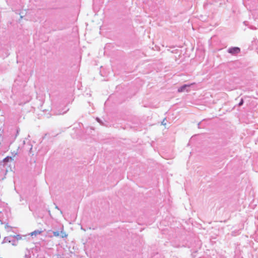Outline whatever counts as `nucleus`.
Here are the masks:
<instances>
[{"instance_id":"obj_1","label":"nucleus","mask_w":258,"mask_h":258,"mask_svg":"<svg viewBox=\"0 0 258 258\" xmlns=\"http://www.w3.org/2000/svg\"><path fill=\"white\" fill-rule=\"evenodd\" d=\"M240 51V48L237 47L230 48L228 49V52L231 54L238 53Z\"/></svg>"},{"instance_id":"obj_2","label":"nucleus","mask_w":258,"mask_h":258,"mask_svg":"<svg viewBox=\"0 0 258 258\" xmlns=\"http://www.w3.org/2000/svg\"><path fill=\"white\" fill-rule=\"evenodd\" d=\"M43 232L42 230H37L30 233L31 236L36 237L38 235L41 234Z\"/></svg>"},{"instance_id":"obj_3","label":"nucleus","mask_w":258,"mask_h":258,"mask_svg":"<svg viewBox=\"0 0 258 258\" xmlns=\"http://www.w3.org/2000/svg\"><path fill=\"white\" fill-rule=\"evenodd\" d=\"M190 85H183V86L181 87L180 88H179L178 90V91L179 92H183L184 89H185V88H186L187 87H189Z\"/></svg>"},{"instance_id":"obj_4","label":"nucleus","mask_w":258,"mask_h":258,"mask_svg":"<svg viewBox=\"0 0 258 258\" xmlns=\"http://www.w3.org/2000/svg\"><path fill=\"white\" fill-rule=\"evenodd\" d=\"M13 160V158L11 157L7 156L5 158L3 159V162L4 163H7Z\"/></svg>"},{"instance_id":"obj_5","label":"nucleus","mask_w":258,"mask_h":258,"mask_svg":"<svg viewBox=\"0 0 258 258\" xmlns=\"http://www.w3.org/2000/svg\"><path fill=\"white\" fill-rule=\"evenodd\" d=\"M59 236H60L62 238H64L68 236V234L64 231H61L60 233H59Z\"/></svg>"},{"instance_id":"obj_6","label":"nucleus","mask_w":258,"mask_h":258,"mask_svg":"<svg viewBox=\"0 0 258 258\" xmlns=\"http://www.w3.org/2000/svg\"><path fill=\"white\" fill-rule=\"evenodd\" d=\"M14 237L17 240H21L22 238V237L21 236V235H15L14 236Z\"/></svg>"},{"instance_id":"obj_7","label":"nucleus","mask_w":258,"mask_h":258,"mask_svg":"<svg viewBox=\"0 0 258 258\" xmlns=\"http://www.w3.org/2000/svg\"><path fill=\"white\" fill-rule=\"evenodd\" d=\"M53 235L55 237H57L59 236V233L57 231H54L53 232Z\"/></svg>"},{"instance_id":"obj_8","label":"nucleus","mask_w":258,"mask_h":258,"mask_svg":"<svg viewBox=\"0 0 258 258\" xmlns=\"http://www.w3.org/2000/svg\"><path fill=\"white\" fill-rule=\"evenodd\" d=\"M243 104V100H241V101L239 103V105H241Z\"/></svg>"}]
</instances>
